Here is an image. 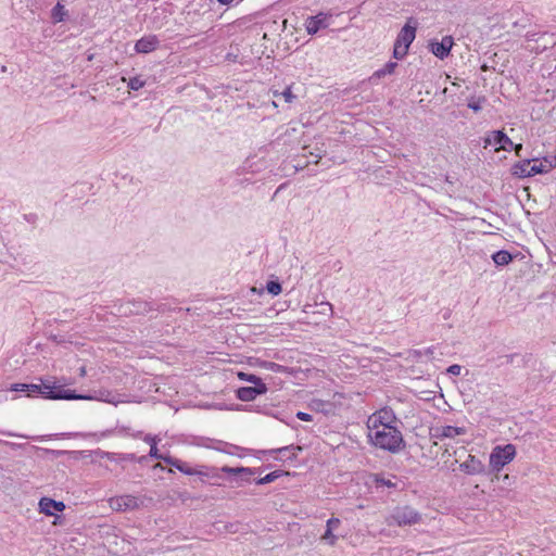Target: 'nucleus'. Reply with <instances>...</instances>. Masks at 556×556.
Masks as SVG:
<instances>
[{"instance_id": "obj_1", "label": "nucleus", "mask_w": 556, "mask_h": 556, "mask_svg": "<svg viewBox=\"0 0 556 556\" xmlns=\"http://www.w3.org/2000/svg\"><path fill=\"white\" fill-rule=\"evenodd\" d=\"M369 437L371 443L376 447L393 454L405 447V441L402 432L396 427H387L382 429L377 428Z\"/></svg>"}, {"instance_id": "obj_2", "label": "nucleus", "mask_w": 556, "mask_h": 556, "mask_svg": "<svg viewBox=\"0 0 556 556\" xmlns=\"http://www.w3.org/2000/svg\"><path fill=\"white\" fill-rule=\"evenodd\" d=\"M163 462L187 476H198L201 479V481H204V478H220V475L218 473V468L216 467H208L205 465H197L192 467L188 463L173 456L164 457Z\"/></svg>"}, {"instance_id": "obj_3", "label": "nucleus", "mask_w": 556, "mask_h": 556, "mask_svg": "<svg viewBox=\"0 0 556 556\" xmlns=\"http://www.w3.org/2000/svg\"><path fill=\"white\" fill-rule=\"evenodd\" d=\"M43 397L48 400H80V394L75 390L65 389L63 384H58L52 378H47L43 382Z\"/></svg>"}, {"instance_id": "obj_4", "label": "nucleus", "mask_w": 556, "mask_h": 556, "mask_svg": "<svg viewBox=\"0 0 556 556\" xmlns=\"http://www.w3.org/2000/svg\"><path fill=\"white\" fill-rule=\"evenodd\" d=\"M515 455L516 448L513 444H506L504 446L497 445L490 454V467L494 471H500L514 459Z\"/></svg>"}, {"instance_id": "obj_5", "label": "nucleus", "mask_w": 556, "mask_h": 556, "mask_svg": "<svg viewBox=\"0 0 556 556\" xmlns=\"http://www.w3.org/2000/svg\"><path fill=\"white\" fill-rule=\"evenodd\" d=\"M421 515L410 506H397L390 515L389 525H396L399 527L410 526L418 523Z\"/></svg>"}, {"instance_id": "obj_6", "label": "nucleus", "mask_w": 556, "mask_h": 556, "mask_svg": "<svg viewBox=\"0 0 556 556\" xmlns=\"http://www.w3.org/2000/svg\"><path fill=\"white\" fill-rule=\"evenodd\" d=\"M531 160L527 159L514 164L511 174L519 178H526L536 174L547 173L553 167L552 163L545 165L542 162L540 164H531Z\"/></svg>"}, {"instance_id": "obj_7", "label": "nucleus", "mask_w": 556, "mask_h": 556, "mask_svg": "<svg viewBox=\"0 0 556 556\" xmlns=\"http://www.w3.org/2000/svg\"><path fill=\"white\" fill-rule=\"evenodd\" d=\"M418 27V21L410 16L407 18L405 25L401 28L396 36L395 42L403 45L406 49H409L410 45L416 38V31Z\"/></svg>"}, {"instance_id": "obj_8", "label": "nucleus", "mask_w": 556, "mask_h": 556, "mask_svg": "<svg viewBox=\"0 0 556 556\" xmlns=\"http://www.w3.org/2000/svg\"><path fill=\"white\" fill-rule=\"evenodd\" d=\"M80 400L101 401L113 405L124 402L121 393L108 389H99L92 394H80Z\"/></svg>"}, {"instance_id": "obj_9", "label": "nucleus", "mask_w": 556, "mask_h": 556, "mask_svg": "<svg viewBox=\"0 0 556 556\" xmlns=\"http://www.w3.org/2000/svg\"><path fill=\"white\" fill-rule=\"evenodd\" d=\"M142 502L132 495H121L110 498V506L116 511L134 510L139 508Z\"/></svg>"}, {"instance_id": "obj_10", "label": "nucleus", "mask_w": 556, "mask_h": 556, "mask_svg": "<svg viewBox=\"0 0 556 556\" xmlns=\"http://www.w3.org/2000/svg\"><path fill=\"white\" fill-rule=\"evenodd\" d=\"M454 39L452 36H444L441 41L431 40L429 42L430 51L440 60H444L451 53Z\"/></svg>"}, {"instance_id": "obj_11", "label": "nucleus", "mask_w": 556, "mask_h": 556, "mask_svg": "<svg viewBox=\"0 0 556 556\" xmlns=\"http://www.w3.org/2000/svg\"><path fill=\"white\" fill-rule=\"evenodd\" d=\"M267 386L253 384L251 387H241L236 390V396L242 402H250L255 400L258 395H263L267 392Z\"/></svg>"}, {"instance_id": "obj_12", "label": "nucleus", "mask_w": 556, "mask_h": 556, "mask_svg": "<svg viewBox=\"0 0 556 556\" xmlns=\"http://www.w3.org/2000/svg\"><path fill=\"white\" fill-rule=\"evenodd\" d=\"M369 420L372 422V429H377L379 426L382 428L395 427L393 424L396 421V416L391 408L384 407L380 409L377 415H374Z\"/></svg>"}, {"instance_id": "obj_13", "label": "nucleus", "mask_w": 556, "mask_h": 556, "mask_svg": "<svg viewBox=\"0 0 556 556\" xmlns=\"http://www.w3.org/2000/svg\"><path fill=\"white\" fill-rule=\"evenodd\" d=\"M219 471L238 477L242 482H250L251 477L258 473L261 468L223 466L222 468H218V472Z\"/></svg>"}, {"instance_id": "obj_14", "label": "nucleus", "mask_w": 556, "mask_h": 556, "mask_svg": "<svg viewBox=\"0 0 556 556\" xmlns=\"http://www.w3.org/2000/svg\"><path fill=\"white\" fill-rule=\"evenodd\" d=\"M160 46V40L157 38L156 35H148V36H144L142 38H140L139 40L136 41L135 43V51L137 53H150L154 50H156Z\"/></svg>"}, {"instance_id": "obj_15", "label": "nucleus", "mask_w": 556, "mask_h": 556, "mask_svg": "<svg viewBox=\"0 0 556 556\" xmlns=\"http://www.w3.org/2000/svg\"><path fill=\"white\" fill-rule=\"evenodd\" d=\"M485 144L498 146L496 150L509 151V147H513V141L503 130H494L491 137L486 138Z\"/></svg>"}, {"instance_id": "obj_16", "label": "nucleus", "mask_w": 556, "mask_h": 556, "mask_svg": "<svg viewBox=\"0 0 556 556\" xmlns=\"http://www.w3.org/2000/svg\"><path fill=\"white\" fill-rule=\"evenodd\" d=\"M65 509V504L61 501H55L50 497H42L39 501V510L40 513L47 516H56V511H63Z\"/></svg>"}, {"instance_id": "obj_17", "label": "nucleus", "mask_w": 556, "mask_h": 556, "mask_svg": "<svg viewBox=\"0 0 556 556\" xmlns=\"http://www.w3.org/2000/svg\"><path fill=\"white\" fill-rule=\"evenodd\" d=\"M459 468L467 475H480L485 471L483 463L473 455H469L467 460L459 465Z\"/></svg>"}, {"instance_id": "obj_18", "label": "nucleus", "mask_w": 556, "mask_h": 556, "mask_svg": "<svg viewBox=\"0 0 556 556\" xmlns=\"http://www.w3.org/2000/svg\"><path fill=\"white\" fill-rule=\"evenodd\" d=\"M305 27L309 35L317 34L320 29L328 27L327 15L324 13H318L317 15L309 16L306 20Z\"/></svg>"}, {"instance_id": "obj_19", "label": "nucleus", "mask_w": 556, "mask_h": 556, "mask_svg": "<svg viewBox=\"0 0 556 556\" xmlns=\"http://www.w3.org/2000/svg\"><path fill=\"white\" fill-rule=\"evenodd\" d=\"M303 450L302 446L300 445H287V446H283V447H279V448H271V450H263V451H260V453L264 454V455H271V454H275V453H278V454H283V452H289V451H293V453L288 456V459L289 460H294L296 458V451L298 452H301Z\"/></svg>"}, {"instance_id": "obj_20", "label": "nucleus", "mask_w": 556, "mask_h": 556, "mask_svg": "<svg viewBox=\"0 0 556 556\" xmlns=\"http://www.w3.org/2000/svg\"><path fill=\"white\" fill-rule=\"evenodd\" d=\"M396 67H397V63L396 62H392V61L388 62L382 68L377 70L369 77V81L374 84V83H376V80L384 77L386 75L393 74Z\"/></svg>"}, {"instance_id": "obj_21", "label": "nucleus", "mask_w": 556, "mask_h": 556, "mask_svg": "<svg viewBox=\"0 0 556 556\" xmlns=\"http://www.w3.org/2000/svg\"><path fill=\"white\" fill-rule=\"evenodd\" d=\"M514 256L506 250H500L492 254V260L497 266L508 265Z\"/></svg>"}, {"instance_id": "obj_22", "label": "nucleus", "mask_w": 556, "mask_h": 556, "mask_svg": "<svg viewBox=\"0 0 556 556\" xmlns=\"http://www.w3.org/2000/svg\"><path fill=\"white\" fill-rule=\"evenodd\" d=\"M466 432V428L464 427L445 426L442 427L441 433L438 437L453 439L457 435H463Z\"/></svg>"}, {"instance_id": "obj_23", "label": "nucleus", "mask_w": 556, "mask_h": 556, "mask_svg": "<svg viewBox=\"0 0 556 556\" xmlns=\"http://www.w3.org/2000/svg\"><path fill=\"white\" fill-rule=\"evenodd\" d=\"M283 475H289V472L283 471V470H275V471H271V472L267 473L266 476H264L262 478L256 479L255 483L258 484V485L271 483L276 479L282 477Z\"/></svg>"}, {"instance_id": "obj_24", "label": "nucleus", "mask_w": 556, "mask_h": 556, "mask_svg": "<svg viewBox=\"0 0 556 556\" xmlns=\"http://www.w3.org/2000/svg\"><path fill=\"white\" fill-rule=\"evenodd\" d=\"M67 15L65 7L58 2L51 11V16L55 23L64 21V17Z\"/></svg>"}, {"instance_id": "obj_25", "label": "nucleus", "mask_w": 556, "mask_h": 556, "mask_svg": "<svg viewBox=\"0 0 556 556\" xmlns=\"http://www.w3.org/2000/svg\"><path fill=\"white\" fill-rule=\"evenodd\" d=\"M238 377L243 380V381H247V382H250L252 384H264L263 380L261 377L254 375V374H248V372H243V371H239L238 372Z\"/></svg>"}, {"instance_id": "obj_26", "label": "nucleus", "mask_w": 556, "mask_h": 556, "mask_svg": "<svg viewBox=\"0 0 556 556\" xmlns=\"http://www.w3.org/2000/svg\"><path fill=\"white\" fill-rule=\"evenodd\" d=\"M408 50L409 49H406V47H404L403 45L396 43L394 41L392 56L396 60H402L407 55Z\"/></svg>"}, {"instance_id": "obj_27", "label": "nucleus", "mask_w": 556, "mask_h": 556, "mask_svg": "<svg viewBox=\"0 0 556 556\" xmlns=\"http://www.w3.org/2000/svg\"><path fill=\"white\" fill-rule=\"evenodd\" d=\"M266 290L269 294L276 296L282 291L281 283L278 280H269L266 283Z\"/></svg>"}, {"instance_id": "obj_28", "label": "nucleus", "mask_w": 556, "mask_h": 556, "mask_svg": "<svg viewBox=\"0 0 556 556\" xmlns=\"http://www.w3.org/2000/svg\"><path fill=\"white\" fill-rule=\"evenodd\" d=\"M486 101V99L484 97H478V98H471L469 101H468V104L467 106L475 111V112H479L481 111L482 109V104Z\"/></svg>"}, {"instance_id": "obj_29", "label": "nucleus", "mask_w": 556, "mask_h": 556, "mask_svg": "<svg viewBox=\"0 0 556 556\" xmlns=\"http://www.w3.org/2000/svg\"><path fill=\"white\" fill-rule=\"evenodd\" d=\"M43 382H46V379H41L40 384L28 383L29 388H27V395L41 394V396L43 397Z\"/></svg>"}, {"instance_id": "obj_30", "label": "nucleus", "mask_w": 556, "mask_h": 556, "mask_svg": "<svg viewBox=\"0 0 556 556\" xmlns=\"http://www.w3.org/2000/svg\"><path fill=\"white\" fill-rule=\"evenodd\" d=\"M143 86L144 81L139 76L132 77L128 81V88H130L131 90H139Z\"/></svg>"}, {"instance_id": "obj_31", "label": "nucleus", "mask_w": 556, "mask_h": 556, "mask_svg": "<svg viewBox=\"0 0 556 556\" xmlns=\"http://www.w3.org/2000/svg\"><path fill=\"white\" fill-rule=\"evenodd\" d=\"M375 483H376L377 488H379V486L394 488L395 486L394 482H392L389 479H384L382 477H379V476H376Z\"/></svg>"}, {"instance_id": "obj_32", "label": "nucleus", "mask_w": 556, "mask_h": 556, "mask_svg": "<svg viewBox=\"0 0 556 556\" xmlns=\"http://www.w3.org/2000/svg\"><path fill=\"white\" fill-rule=\"evenodd\" d=\"M134 306L136 307L135 312L137 314L152 311L151 304H149L147 302H137L134 304Z\"/></svg>"}, {"instance_id": "obj_33", "label": "nucleus", "mask_w": 556, "mask_h": 556, "mask_svg": "<svg viewBox=\"0 0 556 556\" xmlns=\"http://www.w3.org/2000/svg\"><path fill=\"white\" fill-rule=\"evenodd\" d=\"M280 96H282V97H283V99H285V101H286L287 103H291V102L294 100V98H295V96H294V94L292 93V91H291V87H287V88H286V89L280 93Z\"/></svg>"}, {"instance_id": "obj_34", "label": "nucleus", "mask_w": 556, "mask_h": 556, "mask_svg": "<svg viewBox=\"0 0 556 556\" xmlns=\"http://www.w3.org/2000/svg\"><path fill=\"white\" fill-rule=\"evenodd\" d=\"M149 456L156 459H162L166 457L167 455H162L159 453L157 445L152 444V447L150 448Z\"/></svg>"}, {"instance_id": "obj_35", "label": "nucleus", "mask_w": 556, "mask_h": 556, "mask_svg": "<svg viewBox=\"0 0 556 556\" xmlns=\"http://www.w3.org/2000/svg\"><path fill=\"white\" fill-rule=\"evenodd\" d=\"M323 539L328 541L329 544L333 545L336 541V536L332 534V529L327 528L325 534L323 535Z\"/></svg>"}, {"instance_id": "obj_36", "label": "nucleus", "mask_w": 556, "mask_h": 556, "mask_svg": "<svg viewBox=\"0 0 556 556\" xmlns=\"http://www.w3.org/2000/svg\"><path fill=\"white\" fill-rule=\"evenodd\" d=\"M462 369H463V368H462V366H460V365L454 364V365H451V366L446 369V371H447L448 374L453 375V376H458V375H460Z\"/></svg>"}, {"instance_id": "obj_37", "label": "nucleus", "mask_w": 556, "mask_h": 556, "mask_svg": "<svg viewBox=\"0 0 556 556\" xmlns=\"http://www.w3.org/2000/svg\"><path fill=\"white\" fill-rule=\"evenodd\" d=\"M27 388H29L28 383H15L11 390L16 392H24L27 394Z\"/></svg>"}, {"instance_id": "obj_38", "label": "nucleus", "mask_w": 556, "mask_h": 556, "mask_svg": "<svg viewBox=\"0 0 556 556\" xmlns=\"http://www.w3.org/2000/svg\"><path fill=\"white\" fill-rule=\"evenodd\" d=\"M296 418L302 420V421H312L313 420V416L308 413H305V412H298L296 413Z\"/></svg>"}, {"instance_id": "obj_39", "label": "nucleus", "mask_w": 556, "mask_h": 556, "mask_svg": "<svg viewBox=\"0 0 556 556\" xmlns=\"http://www.w3.org/2000/svg\"><path fill=\"white\" fill-rule=\"evenodd\" d=\"M0 444L8 445L12 450L21 448L24 446V444H22V443H14V442H9V441H3V440H0Z\"/></svg>"}, {"instance_id": "obj_40", "label": "nucleus", "mask_w": 556, "mask_h": 556, "mask_svg": "<svg viewBox=\"0 0 556 556\" xmlns=\"http://www.w3.org/2000/svg\"><path fill=\"white\" fill-rule=\"evenodd\" d=\"M150 446L152 447V444L157 445L159 439L156 437H153L151 434H147L143 439Z\"/></svg>"}, {"instance_id": "obj_41", "label": "nucleus", "mask_w": 556, "mask_h": 556, "mask_svg": "<svg viewBox=\"0 0 556 556\" xmlns=\"http://www.w3.org/2000/svg\"><path fill=\"white\" fill-rule=\"evenodd\" d=\"M340 525V520L338 518H331L327 521V528H331L332 530Z\"/></svg>"}, {"instance_id": "obj_42", "label": "nucleus", "mask_w": 556, "mask_h": 556, "mask_svg": "<svg viewBox=\"0 0 556 556\" xmlns=\"http://www.w3.org/2000/svg\"><path fill=\"white\" fill-rule=\"evenodd\" d=\"M0 433H1V434H4V435H8V437L29 438L28 435H24V434H16V433H13V432H10V431H1V430H0Z\"/></svg>"}, {"instance_id": "obj_43", "label": "nucleus", "mask_w": 556, "mask_h": 556, "mask_svg": "<svg viewBox=\"0 0 556 556\" xmlns=\"http://www.w3.org/2000/svg\"><path fill=\"white\" fill-rule=\"evenodd\" d=\"M510 149H514V150H515V152H516V154H517L518 156H520V155H521V154H520V151L522 150V144H521V143H518V144H514V143H513V147H509V150H510Z\"/></svg>"}, {"instance_id": "obj_44", "label": "nucleus", "mask_w": 556, "mask_h": 556, "mask_svg": "<svg viewBox=\"0 0 556 556\" xmlns=\"http://www.w3.org/2000/svg\"><path fill=\"white\" fill-rule=\"evenodd\" d=\"M122 459L123 460L135 462L136 460V455L135 454H124Z\"/></svg>"}, {"instance_id": "obj_45", "label": "nucleus", "mask_w": 556, "mask_h": 556, "mask_svg": "<svg viewBox=\"0 0 556 556\" xmlns=\"http://www.w3.org/2000/svg\"><path fill=\"white\" fill-rule=\"evenodd\" d=\"M517 356L516 354H510V355H505L504 358L506 361V363H513L514 361V357Z\"/></svg>"}, {"instance_id": "obj_46", "label": "nucleus", "mask_w": 556, "mask_h": 556, "mask_svg": "<svg viewBox=\"0 0 556 556\" xmlns=\"http://www.w3.org/2000/svg\"><path fill=\"white\" fill-rule=\"evenodd\" d=\"M87 375V370H86V367L85 366H81L79 368V376L80 377H85Z\"/></svg>"}, {"instance_id": "obj_47", "label": "nucleus", "mask_w": 556, "mask_h": 556, "mask_svg": "<svg viewBox=\"0 0 556 556\" xmlns=\"http://www.w3.org/2000/svg\"><path fill=\"white\" fill-rule=\"evenodd\" d=\"M220 4H224V5H228L230 4L233 0H217Z\"/></svg>"}, {"instance_id": "obj_48", "label": "nucleus", "mask_w": 556, "mask_h": 556, "mask_svg": "<svg viewBox=\"0 0 556 556\" xmlns=\"http://www.w3.org/2000/svg\"><path fill=\"white\" fill-rule=\"evenodd\" d=\"M319 159H321V154H316V160L314 161V163L317 164Z\"/></svg>"}, {"instance_id": "obj_49", "label": "nucleus", "mask_w": 556, "mask_h": 556, "mask_svg": "<svg viewBox=\"0 0 556 556\" xmlns=\"http://www.w3.org/2000/svg\"><path fill=\"white\" fill-rule=\"evenodd\" d=\"M270 367H271V368H274V367L280 368L281 366H280V365H277L276 363H270Z\"/></svg>"}, {"instance_id": "obj_50", "label": "nucleus", "mask_w": 556, "mask_h": 556, "mask_svg": "<svg viewBox=\"0 0 556 556\" xmlns=\"http://www.w3.org/2000/svg\"><path fill=\"white\" fill-rule=\"evenodd\" d=\"M427 353H428V354H432V349H431V348H429V349L427 350Z\"/></svg>"}]
</instances>
